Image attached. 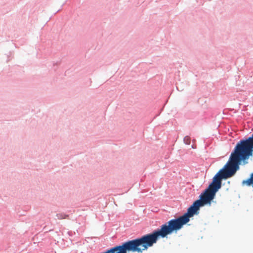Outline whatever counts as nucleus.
<instances>
[{
	"instance_id": "nucleus-1",
	"label": "nucleus",
	"mask_w": 253,
	"mask_h": 253,
	"mask_svg": "<svg viewBox=\"0 0 253 253\" xmlns=\"http://www.w3.org/2000/svg\"><path fill=\"white\" fill-rule=\"evenodd\" d=\"M242 161L243 160L233 152L224 168L215 175L212 182L200 195V199L193 203L188 209L187 212L176 219L169 220L162 225L160 229L151 233L126 242V247L130 252L142 253L156 244L160 237L164 238L173 231L180 230L184 224L189 221L190 217L197 213L201 207L207 204L211 205L216 193L221 187L222 179L232 176L239 169V165Z\"/></svg>"
},
{
	"instance_id": "nucleus-2",
	"label": "nucleus",
	"mask_w": 253,
	"mask_h": 253,
	"mask_svg": "<svg viewBox=\"0 0 253 253\" xmlns=\"http://www.w3.org/2000/svg\"><path fill=\"white\" fill-rule=\"evenodd\" d=\"M243 185L252 186L253 187V173L251 174L250 177L242 181Z\"/></svg>"
},
{
	"instance_id": "nucleus-3",
	"label": "nucleus",
	"mask_w": 253,
	"mask_h": 253,
	"mask_svg": "<svg viewBox=\"0 0 253 253\" xmlns=\"http://www.w3.org/2000/svg\"><path fill=\"white\" fill-rule=\"evenodd\" d=\"M183 140L186 144L188 145L190 143L191 139L189 136H186L185 137H184Z\"/></svg>"
}]
</instances>
